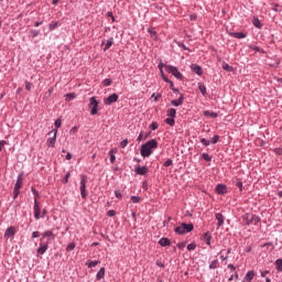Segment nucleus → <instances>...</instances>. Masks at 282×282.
Listing matches in <instances>:
<instances>
[{
    "mask_svg": "<svg viewBox=\"0 0 282 282\" xmlns=\"http://www.w3.org/2000/svg\"><path fill=\"white\" fill-rule=\"evenodd\" d=\"M167 66H169V65H166V64L160 62V64H159V69H160V72L164 70V67H167Z\"/></svg>",
    "mask_w": 282,
    "mask_h": 282,
    "instance_id": "obj_59",
    "label": "nucleus"
},
{
    "mask_svg": "<svg viewBox=\"0 0 282 282\" xmlns=\"http://www.w3.org/2000/svg\"><path fill=\"white\" fill-rule=\"evenodd\" d=\"M98 99H96V97H91L90 98V104H89V107L91 108L90 109V116H96V113H98Z\"/></svg>",
    "mask_w": 282,
    "mask_h": 282,
    "instance_id": "obj_7",
    "label": "nucleus"
},
{
    "mask_svg": "<svg viewBox=\"0 0 282 282\" xmlns=\"http://www.w3.org/2000/svg\"><path fill=\"white\" fill-rule=\"evenodd\" d=\"M50 248V242H41L37 248V254H45Z\"/></svg>",
    "mask_w": 282,
    "mask_h": 282,
    "instance_id": "obj_11",
    "label": "nucleus"
},
{
    "mask_svg": "<svg viewBox=\"0 0 282 282\" xmlns=\"http://www.w3.org/2000/svg\"><path fill=\"white\" fill-rule=\"evenodd\" d=\"M268 274H270V271H268V270L261 271V276H262V278L268 276Z\"/></svg>",
    "mask_w": 282,
    "mask_h": 282,
    "instance_id": "obj_64",
    "label": "nucleus"
},
{
    "mask_svg": "<svg viewBox=\"0 0 282 282\" xmlns=\"http://www.w3.org/2000/svg\"><path fill=\"white\" fill-rule=\"evenodd\" d=\"M152 98H154L155 102H158L160 98H162V95L152 94Z\"/></svg>",
    "mask_w": 282,
    "mask_h": 282,
    "instance_id": "obj_61",
    "label": "nucleus"
},
{
    "mask_svg": "<svg viewBox=\"0 0 282 282\" xmlns=\"http://www.w3.org/2000/svg\"><path fill=\"white\" fill-rule=\"evenodd\" d=\"M216 193L217 195H226V193H228V188L224 184H218L216 186Z\"/></svg>",
    "mask_w": 282,
    "mask_h": 282,
    "instance_id": "obj_15",
    "label": "nucleus"
},
{
    "mask_svg": "<svg viewBox=\"0 0 282 282\" xmlns=\"http://www.w3.org/2000/svg\"><path fill=\"white\" fill-rule=\"evenodd\" d=\"M39 237H41V232H39V231H33L32 232V238L33 239H39Z\"/></svg>",
    "mask_w": 282,
    "mask_h": 282,
    "instance_id": "obj_57",
    "label": "nucleus"
},
{
    "mask_svg": "<svg viewBox=\"0 0 282 282\" xmlns=\"http://www.w3.org/2000/svg\"><path fill=\"white\" fill-rule=\"evenodd\" d=\"M167 116L170 118H175L177 116V110H175V108H171L167 110Z\"/></svg>",
    "mask_w": 282,
    "mask_h": 282,
    "instance_id": "obj_29",
    "label": "nucleus"
},
{
    "mask_svg": "<svg viewBox=\"0 0 282 282\" xmlns=\"http://www.w3.org/2000/svg\"><path fill=\"white\" fill-rule=\"evenodd\" d=\"M249 47L250 50H253V52H261V48H259L257 45H250Z\"/></svg>",
    "mask_w": 282,
    "mask_h": 282,
    "instance_id": "obj_58",
    "label": "nucleus"
},
{
    "mask_svg": "<svg viewBox=\"0 0 282 282\" xmlns=\"http://www.w3.org/2000/svg\"><path fill=\"white\" fill-rule=\"evenodd\" d=\"M254 271H248L242 280V282H252V279H254Z\"/></svg>",
    "mask_w": 282,
    "mask_h": 282,
    "instance_id": "obj_19",
    "label": "nucleus"
},
{
    "mask_svg": "<svg viewBox=\"0 0 282 282\" xmlns=\"http://www.w3.org/2000/svg\"><path fill=\"white\" fill-rule=\"evenodd\" d=\"M159 245L162 247V248H166V246H171V240L169 238H161L159 240Z\"/></svg>",
    "mask_w": 282,
    "mask_h": 282,
    "instance_id": "obj_23",
    "label": "nucleus"
},
{
    "mask_svg": "<svg viewBox=\"0 0 282 282\" xmlns=\"http://www.w3.org/2000/svg\"><path fill=\"white\" fill-rule=\"evenodd\" d=\"M177 45H178L180 47H182V50L188 51V47L186 46L185 43L178 42Z\"/></svg>",
    "mask_w": 282,
    "mask_h": 282,
    "instance_id": "obj_55",
    "label": "nucleus"
},
{
    "mask_svg": "<svg viewBox=\"0 0 282 282\" xmlns=\"http://www.w3.org/2000/svg\"><path fill=\"white\" fill-rule=\"evenodd\" d=\"M14 235H17V229L11 226L4 231V239H10V237H14Z\"/></svg>",
    "mask_w": 282,
    "mask_h": 282,
    "instance_id": "obj_12",
    "label": "nucleus"
},
{
    "mask_svg": "<svg viewBox=\"0 0 282 282\" xmlns=\"http://www.w3.org/2000/svg\"><path fill=\"white\" fill-rule=\"evenodd\" d=\"M216 219H217V229L221 228V226H224V221H226V217H224V214L221 213H217L215 215Z\"/></svg>",
    "mask_w": 282,
    "mask_h": 282,
    "instance_id": "obj_13",
    "label": "nucleus"
},
{
    "mask_svg": "<svg viewBox=\"0 0 282 282\" xmlns=\"http://www.w3.org/2000/svg\"><path fill=\"white\" fill-rule=\"evenodd\" d=\"M200 143L204 144V147H210V141L206 140V138L200 139Z\"/></svg>",
    "mask_w": 282,
    "mask_h": 282,
    "instance_id": "obj_47",
    "label": "nucleus"
},
{
    "mask_svg": "<svg viewBox=\"0 0 282 282\" xmlns=\"http://www.w3.org/2000/svg\"><path fill=\"white\" fill-rule=\"evenodd\" d=\"M19 189L14 188L13 189V199H17V197H19Z\"/></svg>",
    "mask_w": 282,
    "mask_h": 282,
    "instance_id": "obj_62",
    "label": "nucleus"
},
{
    "mask_svg": "<svg viewBox=\"0 0 282 282\" xmlns=\"http://www.w3.org/2000/svg\"><path fill=\"white\" fill-rule=\"evenodd\" d=\"M165 124H169L170 127H175V118H166L165 119Z\"/></svg>",
    "mask_w": 282,
    "mask_h": 282,
    "instance_id": "obj_31",
    "label": "nucleus"
},
{
    "mask_svg": "<svg viewBox=\"0 0 282 282\" xmlns=\"http://www.w3.org/2000/svg\"><path fill=\"white\" fill-rule=\"evenodd\" d=\"M135 175H147L149 173V167L140 166V164L134 166Z\"/></svg>",
    "mask_w": 282,
    "mask_h": 282,
    "instance_id": "obj_9",
    "label": "nucleus"
},
{
    "mask_svg": "<svg viewBox=\"0 0 282 282\" xmlns=\"http://www.w3.org/2000/svg\"><path fill=\"white\" fill-rule=\"evenodd\" d=\"M132 204H140V197L139 196H131Z\"/></svg>",
    "mask_w": 282,
    "mask_h": 282,
    "instance_id": "obj_46",
    "label": "nucleus"
},
{
    "mask_svg": "<svg viewBox=\"0 0 282 282\" xmlns=\"http://www.w3.org/2000/svg\"><path fill=\"white\" fill-rule=\"evenodd\" d=\"M212 240H213V235H210V231L205 232L203 236V241H205L207 246H210Z\"/></svg>",
    "mask_w": 282,
    "mask_h": 282,
    "instance_id": "obj_22",
    "label": "nucleus"
},
{
    "mask_svg": "<svg viewBox=\"0 0 282 282\" xmlns=\"http://www.w3.org/2000/svg\"><path fill=\"white\" fill-rule=\"evenodd\" d=\"M118 94H111L110 96L104 99V105H106V107H111L113 102H118Z\"/></svg>",
    "mask_w": 282,
    "mask_h": 282,
    "instance_id": "obj_8",
    "label": "nucleus"
},
{
    "mask_svg": "<svg viewBox=\"0 0 282 282\" xmlns=\"http://www.w3.org/2000/svg\"><path fill=\"white\" fill-rule=\"evenodd\" d=\"M252 23H253L254 28H257L258 30H261V28H263V24H261V21L257 17L253 18Z\"/></svg>",
    "mask_w": 282,
    "mask_h": 282,
    "instance_id": "obj_25",
    "label": "nucleus"
},
{
    "mask_svg": "<svg viewBox=\"0 0 282 282\" xmlns=\"http://www.w3.org/2000/svg\"><path fill=\"white\" fill-rule=\"evenodd\" d=\"M87 180H88L87 175L85 174L80 175L79 191L83 199H87Z\"/></svg>",
    "mask_w": 282,
    "mask_h": 282,
    "instance_id": "obj_4",
    "label": "nucleus"
},
{
    "mask_svg": "<svg viewBox=\"0 0 282 282\" xmlns=\"http://www.w3.org/2000/svg\"><path fill=\"white\" fill-rule=\"evenodd\" d=\"M97 281H100L101 279H105V268H100L99 271L96 274Z\"/></svg>",
    "mask_w": 282,
    "mask_h": 282,
    "instance_id": "obj_24",
    "label": "nucleus"
},
{
    "mask_svg": "<svg viewBox=\"0 0 282 282\" xmlns=\"http://www.w3.org/2000/svg\"><path fill=\"white\" fill-rule=\"evenodd\" d=\"M116 152H113V150H110L108 155L110 158V163L113 164V162H116Z\"/></svg>",
    "mask_w": 282,
    "mask_h": 282,
    "instance_id": "obj_33",
    "label": "nucleus"
},
{
    "mask_svg": "<svg viewBox=\"0 0 282 282\" xmlns=\"http://www.w3.org/2000/svg\"><path fill=\"white\" fill-rule=\"evenodd\" d=\"M56 28H58V22L57 21H53L50 25H48V30L52 32L53 30H56Z\"/></svg>",
    "mask_w": 282,
    "mask_h": 282,
    "instance_id": "obj_38",
    "label": "nucleus"
},
{
    "mask_svg": "<svg viewBox=\"0 0 282 282\" xmlns=\"http://www.w3.org/2000/svg\"><path fill=\"white\" fill-rule=\"evenodd\" d=\"M56 133H58V130H56V129L48 132V135H53V137L48 138L46 141L47 147H50L51 149H54V147H56Z\"/></svg>",
    "mask_w": 282,
    "mask_h": 282,
    "instance_id": "obj_6",
    "label": "nucleus"
},
{
    "mask_svg": "<svg viewBox=\"0 0 282 282\" xmlns=\"http://www.w3.org/2000/svg\"><path fill=\"white\" fill-rule=\"evenodd\" d=\"M39 34H40L39 30H33V31H31V36H32L33 39H36V36H39Z\"/></svg>",
    "mask_w": 282,
    "mask_h": 282,
    "instance_id": "obj_53",
    "label": "nucleus"
},
{
    "mask_svg": "<svg viewBox=\"0 0 282 282\" xmlns=\"http://www.w3.org/2000/svg\"><path fill=\"white\" fill-rule=\"evenodd\" d=\"M198 89H199L202 96H206V93H207V91H206V85L199 83V84H198Z\"/></svg>",
    "mask_w": 282,
    "mask_h": 282,
    "instance_id": "obj_30",
    "label": "nucleus"
},
{
    "mask_svg": "<svg viewBox=\"0 0 282 282\" xmlns=\"http://www.w3.org/2000/svg\"><path fill=\"white\" fill-rule=\"evenodd\" d=\"M235 279H236V281H239V273L236 272L235 274H231L229 276L228 281H235Z\"/></svg>",
    "mask_w": 282,
    "mask_h": 282,
    "instance_id": "obj_44",
    "label": "nucleus"
},
{
    "mask_svg": "<svg viewBox=\"0 0 282 282\" xmlns=\"http://www.w3.org/2000/svg\"><path fill=\"white\" fill-rule=\"evenodd\" d=\"M63 121H61V119H56L54 124L56 127V129H61V124H62Z\"/></svg>",
    "mask_w": 282,
    "mask_h": 282,
    "instance_id": "obj_54",
    "label": "nucleus"
},
{
    "mask_svg": "<svg viewBox=\"0 0 282 282\" xmlns=\"http://www.w3.org/2000/svg\"><path fill=\"white\" fill-rule=\"evenodd\" d=\"M31 192L34 195V204H35L36 202H39V198L41 197V194L34 187H31Z\"/></svg>",
    "mask_w": 282,
    "mask_h": 282,
    "instance_id": "obj_26",
    "label": "nucleus"
},
{
    "mask_svg": "<svg viewBox=\"0 0 282 282\" xmlns=\"http://www.w3.org/2000/svg\"><path fill=\"white\" fill-rule=\"evenodd\" d=\"M196 248H197V243H195V242H191L188 246H187V250H196Z\"/></svg>",
    "mask_w": 282,
    "mask_h": 282,
    "instance_id": "obj_45",
    "label": "nucleus"
},
{
    "mask_svg": "<svg viewBox=\"0 0 282 282\" xmlns=\"http://www.w3.org/2000/svg\"><path fill=\"white\" fill-rule=\"evenodd\" d=\"M101 45H105L104 52H107V50H109L111 45H113V37H109L108 40L102 41Z\"/></svg>",
    "mask_w": 282,
    "mask_h": 282,
    "instance_id": "obj_18",
    "label": "nucleus"
},
{
    "mask_svg": "<svg viewBox=\"0 0 282 282\" xmlns=\"http://www.w3.org/2000/svg\"><path fill=\"white\" fill-rule=\"evenodd\" d=\"M72 176V174L69 172H67L64 176V184H67L69 182V177Z\"/></svg>",
    "mask_w": 282,
    "mask_h": 282,
    "instance_id": "obj_52",
    "label": "nucleus"
},
{
    "mask_svg": "<svg viewBox=\"0 0 282 282\" xmlns=\"http://www.w3.org/2000/svg\"><path fill=\"white\" fill-rule=\"evenodd\" d=\"M98 263H100V261L94 260V261H88V262L86 263V265H87L88 268H96V265H98Z\"/></svg>",
    "mask_w": 282,
    "mask_h": 282,
    "instance_id": "obj_32",
    "label": "nucleus"
},
{
    "mask_svg": "<svg viewBox=\"0 0 282 282\" xmlns=\"http://www.w3.org/2000/svg\"><path fill=\"white\" fill-rule=\"evenodd\" d=\"M223 69H225V72H232V66H229L228 63L224 62Z\"/></svg>",
    "mask_w": 282,
    "mask_h": 282,
    "instance_id": "obj_40",
    "label": "nucleus"
},
{
    "mask_svg": "<svg viewBox=\"0 0 282 282\" xmlns=\"http://www.w3.org/2000/svg\"><path fill=\"white\" fill-rule=\"evenodd\" d=\"M219 142V135H214L213 138H212V144H217Z\"/></svg>",
    "mask_w": 282,
    "mask_h": 282,
    "instance_id": "obj_51",
    "label": "nucleus"
},
{
    "mask_svg": "<svg viewBox=\"0 0 282 282\" xmlns=\"http://www.w3.org/2000/svg\"><path fill=\"white\" fill-rule=\"evenodd\" d=\"M21 186H23V175L19 174L18 178H17V182H15V185H14V188L18 189V191H21Z\"/></svg>",
    "mask_w": 282,
    "mask_h": 282,
    "instance_id": "obj_21",
    "label": "nucleus"
},
{
    "mask_svg": "<svg viewBox=\"0 0 282 282\" xmlns=\"http://www.w3.org/2000/svg\"><path fill=\"white\" fill-rule=\"evenodd\" d=\"M269 65L270 67H279L281 65V59L275 57L274 62Z\"/></svg>",
    "mask_w": 282,
    "mask_h": 282,
    "instance_id": "obj_39",
    "label": "nucleus"
},
{
    "mask_svg": "<svg viewBox=\"0 0 282 282\" xmlns=\"http://www.w3.org/2000/svg\"><path fill=\"white\" fill-rule=\"evenodd\" d=\"M25 89L30 91V89H32V83L25 82Z\"/></svg>",
    "mask_w": 282,
    "mask_h": 282,
    "instance_id": "obj_60",
    "label": "nucleus"
},
{
    "mask_svg": "<svg viewBox=\"0 0 282 282\" xmlns=\"http://www.w3.org/2000/svg\"><path fill=\"white\" fill-rule=\"evenodd\" d=\"M275 270H278V272H282V259H278L275 260Z\"/></svg>",
    "mask_w": 282,
    "mask_h": 282,
    "instance_id": "obj_28",
    "label": "nucleus"
},
{
    "mask_svg": "<svg viewBox=\"0 0 282 282\" xmlns=\"http://www.w3.org/2000/svg\"><path fill=\"white\" fill-rule=\"evenodd\" d=\"M160 127V123H158L156 121H153L151 124H150V129L152 131H156V129H159Z\"/></svg>",
    "mask_w": 282,
    "mask_h": 282,
    "instance_id": "obj_41",
    "label": "nucleus"
},
{
    "mask_svg": "<svg viewBox=\"0 0 282 282\" xmlns=\"http://www.w3.org/2000/svg\"><path fill=\"white\" fill-rule=\"evenodd\" d=\"M54 231L52 230H46L42 234V238H41V241H43L45 238L47 239V242L46 243H50V241H53L54 239Z\"/></svg>",
    "mask_w": 282,
    "mask_h": 282,
    "instance_id": "obj_10",
    "label": "nucleus"
},
{
    "mask_svg": "<svg viewBox=\"0 0 282 282\" xmlns=\"http://www.w3.org/2000/svg\"><path fill=\"white\" fill-rule=\"evenodd\" d=\"M165 72H167V74H172V76L176 77L177 80H184V75L181 74L176 66H165Z\"/></svg>",
    "mask_w": 282,
    "mask_h": 282,
    "instance_id": "obj_5",
    "label": "nucleus"
},
{
    "mask_svg": "<svg viewBox=\"0 0 282 282\" xmlns=\"http://www.w3.org/2000/svg\"><path fill=\"white\" fill-rule=\"evenodd\" d=\"M229 36H232L234 39H246V36H248V33L231 32V33H229Z\"/></svg>",
    "mask_w": 282,
    "mask_h": 282,
    "instance_id": "obj_20",
    "label": "nucleus"
},
{
    "mask_svg": "<svg viewBox=\"0 0 282 282\" xmlns=\"http://www.w3.org/2000/svg\"><path fill=\"white\" fill-rule=\"evenodd\" d=\"M76 248V242H70L66 247V252H72Z\"/></svg>",
    "mask_w": 282,
    "mask_h": 282,
    "instance_id": "obj_36",
    "label": "nucleus"
},
{
    "mask_svg": "<svg viewBox=\"0 0 282 282\" xmlns=\"http://www.w3.org/2000/svg\"><path fill=\"white\" fill-rule=\"evenodd\" d=\"M115 197H117V199H122V193L120 192V189L115 191Z\"/></svg>",
    "mask_w": 282,
    "mask_h": 282,
    "instance_id": "obj_48",
    "label": "nucleus"
},
{
    "mask_svg": "<svg viewBox=\"0 0 282 282\" xmlns=\"http://www.w3.org/2000/svg\"><path fill=\"white\" fill-rule=\"evenodd\" d=\"M158 149V140L152 139L143 143L140 148V153L142 158H150L153 154V151Z\"/></svg>",
    "mask_w": 282,
    "mask_h": 282,
    "instance_id": "obj_1",
    "label": "nucleus"
},
{
    "mask_svg": "<svg viewBox=\"0 0 282 282\" xmlns=\"http://www.w3.org/2000/svg\"><path fill=\"white\" fill-rule=\"evenodd\" d=\"M191 69H192V72H194V74H197V76H202V74H204L202 66H199L197 64H192Z\"/></svg>",
    "mask_w": 282,
    "mask_h": 282,
    "instance_id": "obj_17",
    "label": "nucleus"
},
{
    "mask_svg": "<svg viewBox=\"0 0 282 282\" xmlns=\"http://www.w3.org/2000/svg\"><path fill=\"white\" fill-rule=\"evenodd\" d=\"M74 98H76V95L74 93L65 95V100H67V102H69V100H74Z\"/></svg>",
    "mask_w": 282,
    "mask_h": 282,
    "instance_id": "obj_35",
    "label": "nucleus"
},
{
    "mask_svg": "<svg viewBox=\"0 0 282 282\" xmlns=\"http://www.w3.org/2000/svg\"><path fill=\"white\" fill-rule=\"evenodd\" d=\"M172 164H173V160L167 159V160L163 163V166L169 167V166H172Z\"/></svg>",
    "mask_w": 282,
    "mask_h": 282,
    "instance_id": "obj_49",
    "label": "nucleus"
},
{
    "mask_svg": "<svg viewBox=\"0 0 282 282\" xmlns=\"http://www.w3.org/2000/svg\"><path fill=\"white\" fill-rule=\"evenodd\" d=\"M127 144H129V140L123 139V140L120 142L121 149H126Z\"/></svg>",
    "mask_w": 282,
    "mask_h": 282,
    "instance_id": "obj_50",
    "label": "nucleus"
},
{
    "mask_svg": "<svg viewBox=\"0 0 282 282\" xmlns=\"http://www.w3.org/2000/svg\"><path fill=\"white\" fill-rule=\"evenodd\" d=\"M204 116H206L207 118H218L219 115L217 112H210L208 110H205Z\"/></svg>",
    "mask_w": 282,
    "mask_h": 282,
    "instance_id": "obj_27",
    "label": "nucleus"
},
{
    "mask_svg": "<svg viewBox=\"0 0 282 282\" xmlns=\"http://www.w3.org/2000/svg\"><path fill=\"white\" fill-rule=\"evenodd\" d=\"M184 104V95L180 93V97L178 99H174L171 101V105H173V107H181V105Z\"/></svg>",
    "mask_w": 282,
    "mask_h": 282,
    "instance_id": "obj_16",
    "label": "nucleus"
},
{
    "mask_svg": "<svg viewBox=\"0 0 282 282\" xmlns=\"http://www.w3.org/2000/svg\"><path fill=\"white\" fill-rule=\"evenodd\" d=\"M33 208H34L35 219H37V220L41 219V205L39 204V200H35Z\"/></svg>",
    "mask_w": 282,
    "mask_h": 282,
    "instance_id": "obj_14",
    "label": "nucleus"
},
{
    "mask_svg": "<svg viewBox=\"0 0 282 282\" xmlns=\"http://www.w3.org/2000/svg\"><path fill=\"white\" fill-rule=\"evenodd\" d=\"M4 144H8V142L4 140L0 141V152L3 151Z\"/></svg>",
    "mask_w": 282,
    "mask_h": 282,
    "instance_id": "obj_63",
    "label": "nucleus"
},
{
    "mask_svg": "<svg viewBox=\"0 0 282 282\" xmlns=\"http://www.w3.org/2000/svg\"><path fill=\"white\" fill-rule=\"evenodd\" d=\"M108 217H116V210L110 209L107 212Z\"/></svg>",
    "mask_w": 282,
    "mask_h": 282,
    "instance_id": "obj_56",
    "label": "nucleus"
},
{
    "mask_svg": "<svg viewBox=\"0 0 282 282\" xmlns=\"http://www.w3.org/2000/svg\"><path fill=\"white\" fill-rule=\"evenodd\" d=\"M202 158L205 160V162H213V156H209V154L206 152L202 154Z\"/></svg>",
    "mask_w": 282,
    "mask_h": 282,
    "instance_id": "obj_37",
    "label": "nucleus"
},
{
    "mask_svg": "<svg viewBox=\"0 0 282 282\" xmlns=\"http://www.w3.org/2000/svg\"><path fill=\"white\" fill-rule=\"evenodd\" d=\"M219 264L218 260H214L209 264V270H217V265Z\"/></svg>",
    "mask_w": 282,
    "mask_h": 282,
    "instance_id": "obj_34",
    "label": "nucleus"
},
{
    "mask_svg": "<svg viewBox=\"0 0 282 282\" xmlns=\"http://www.w3.org/2000/svg\"><path fill=\"white\" fill-rule=\"evenodd\" d=\"M242 221L246 226H257L261 221V218L254 214H245L242 216Z\"/></svg>",
    "mask_w": 282,
    "mask_h": 282,
    "instance_id": "obj_2",
    "label": "nucleus"
},
{
    "mask_svg": "<svg viewBox=\"0 0 282 282\" xmlns=\"http://www.w3.org/2000/svg\"><path fill=\"white\" fill-rule=\"evenodd\" d=\"M236 186L239 188V191H243V182H241V180H237L236 181Z\"/></svg>",
    "mask_w": 282,
    "mask_h": 282,
    "instance_id": "obj_43",
    "label": "nucleus"
},
{
    "mask_svg": "<svg viewBox=\"0 0 282 282\" xmlns=\"http://www.w3.org/2000/svg\"><path fill=\"white\" fill-rule=\"evenodd\" d=\"M111 83H112L111 78H106L104 79L102 85L104 87H110Z\"/></svg>",
    "mask_w": 282,
    "mask_h": 282,
    "instance_id": "obj_42",
    "label": "nucleus"
},
{
    "mask_svg": "<svg viewBox=\"0 0 282 282\" xmlns=\"http://www.w3.org/2000/svg\"><path fill=\"white\" fill-rule=\"evenodd\" d=\"M195 226L193 224L182 223L181 226L174 228V232L176 235H186L187 232H193Z\"/></svg>",
    "mask_w": 282,
    "mask_h": 282,
    "instance_id": "obj_3",
    "label": "nucleus"
}]
</instances>
